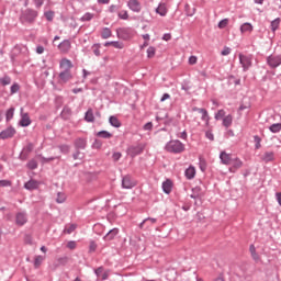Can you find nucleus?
Returning a JSON list of instances; mask_svg holds the SVG:
<instances>
[{
    "mask_svg": "<svg viewBox=\"0 0 281 281\" xmlns=\"http://www.w3.org/2000/svg\"><path fill=\"white\" fill-rule=\"evenodd\" d=\"M12 63H30V49L23 44L15 45L11 50Z\"/></svg>",
    "mask_w": 281,
    "mask_h": 281,
    "instance_id": "1",
    "label": "nucleus"
},
{
    "mask_svg": "<svg viewBox=\"0 0 281 281\" xmlns=\"http://www.w3.org/2000/svg\"><path fill=\"white\" fill-rule=\"evenodd\" d=\"M37 16H38V11L34 9H26L23 11L21 15V21L22 23H34Z\"/></svg>",
    "mask_w": 281,
    "mask_h": 281,
    "instance_id": "2",
    "label": "nucleus"
},
{
    "mask_svg": "<svg viewBox=\"0 0 281 281\" xmlns=\"http://www.w3.org/2000/svg\"><path fill=\"white\" fill-rule=\"evenodd\" d=\"M166 150L168 153H183V150H186V145H183V143L180 140H170L166 145Z\"/></svg>",
    "mask_w": 281,
    "mask_h": 281,
    "instance_id": "3",
    "label": "nucleus"
},
{
    "mask_svg": "<svg viewBox=\"0 0 281 281\" xmlns=\"http://www.w3.org/2000/svg\"><path fill=\"white\" fill-rule=\"evenodd\" d=\"M144 148H146L145 144L132 145L127 148L126 153L132 159H135L137 155H142L144 153Z\"/></svg>",
    "mask_w": 281,
    "mask_h": 281,
    "instance_id": "4",
    "label": "nucleus"
},
{
    "mask_svg": "<svg viewBox=\"0 0 281 281\" xmlns=\"http://www.w3.org/2000/svg\"><path fill=\"white\" fill-rule=\"evenodd\" d=\"M267 63L271 69H276V67H280L281 65V55H270L267 58Z\"/></svg>",
    "mask_w": 281,
    "mask_h": 281,
    "instance_id": "5",
    "label": "nucleus"
},
{
    "mask_svg": "<svg viewBox=\"0 0 281 281\" xmlns=\"http://www.w3.org/2000/svg\"><path fill=\"white\" fill-rule=\"evenodd\" d=\"M116 36H117V38H121L122 41H128V38H131V30L126 29V27L117 29Z\"/></svg>",
    "mask_w": 281,
    "mask_h": 281,
    "instance_id": "6",
    "label": "nucleus"
},
{
    "mask_svg": "<svg viewBox=\"0 0 281 281\" xmlns=\"http://www.w3.org/2000/svg\"><path fill=\"white\" fill-rule=\"evenodd\" d=\"M135 186H137V182H135L131 176L123 177L122 188L125 190H131L132 188H135Z\"/></svg>",
    "mask_w": 281,
    "mask_h": 281,
    "instance_id": "7",
    "label": "nucleus"
},
{
    "mask_svg": "<svg viewBox=\"0 0 281 281\" xmlns=\"http://www.w3.org/2000/svg\"><path fill=\"white\" fill-rule=\"evenodd\" d=\"M14 135H16V130L13 127H8L0 133V139H11V137H14Z\"/></svg>",
    "mask_w": 281,
    "mask_h": 281,
    "instance_id": "8",
    "label": "nucleus"
},
{
    "mask_svg": "<svg viewBox=\"0 0 281 281\" xmlns=\"http://www.w3.org/2000/svg\"><path fill=\"white\" fill-rule=\"evenodd\" d=\"M239 61H240V65L243 66L244 70H247V69H249V67H251V57L250 56L239 54Z\"/></svg>",
    "mask_w": 281,
    "mask_h": 281,
    "instance_id": "9",
    "label": "nucleus"
},
{
    "mask_svg": "<svg viewBox=\"0 0 281 281\" xmlns=\"http://www.w3.org/2000/svg\"><path fill=\"white\" fill-rule=\"evenodd\" d=\"M27 223V214L25 212H19L15 215V224L19 225V227H23Z\"/></svg>",
    "mask_w": 281,
    "mask_h": 281,
    "instance_id": "10",
    "label": "nucleus"
},
{
    "mask_svg": "<svg viewBox=\"0 0 281 281\" xmlns=\"http://www.w3.org/2000/svg\"><path fill=\"white\" fill-rule=\"evenodd\" d=\"M127 8H130L132 12H142V3L138 0H130L127 2Z\"/></svg>",
    "mask_w": 281,
    "mask_h": 281,
    "instance_id": "11",
    "label": "nucleus"
},
{
    "mask_svg": "<svg viewBox=\"0 0 281 281\" xmlns=\"http://www.w3.org/2000/svg\"><path fill=\"white\" fill-rule=\"evenodd\" d=\"M220 159L224 166H232V161H234V158H232L231 154H227L226 151H222L220 154Z\"/></svg>",
    "mask_w": 281,
    "mask_h": 281,
    "instance_id": "12",
    "label": "nucleus"
},
{
    "mask_svg": "<svg viewBox=\"0 0 281 281\" xmlns=\"http://www.w3.org/2000/svg\"><path fill=\"white\" fill-rule=\"evenodd\" d=\"M59 67L64 71H71V69L74 68V64L71 63V60L63 58L60 60Z\"/></svg>",
    "mask_w": 281,
    "mask_h": 281,
    "instance_id": "13",
    "label": "nucleus"
},
{
    "mask_svg": "<svg viewBox=\"0 0 281 281\" xmlns=\"http://www.w3.org/2000/svg\"><path fill=\"white\" fill-rule=\"evenodd\" d=\"M58 49L63 53V54H67V52H69V49H71V42L69 40H64L59 45H58Z\"/></svg>",
    "mask_w": 281,
    "mask_h": 281,
    "instance_id": "14",
    "label": "nucleus"
},
{
    "mask_svg": "<svg viewBox=\"0 0 281 281\" xmlns=\"http://www.w3.org/2000/svg\"><path fill=\"white\" fill-rule=\"evenodd\" d=\"M261 160L265 161V164H269V161H276V153L273 151H266L261 156Z\"/></svg>",
    "mask_w": 281,
    "mask_h": 281,
    "instance_id": "15",
    "label": "nucleus"
},
{
    "mask_svg": "<svg viewBox=\"0 0 281 281\" xmlns=\"http://www.w3.org/2000/svg\"><path fill=\"white\" fill-rule=\"evenodd\" d=\"M119 234H120V229L113 228L103 237V240H106V241L114 240L115 236H117Z\"/></svg>",
    "mask_w": 281,
    "mask_h": 281,
    "instance_id": "16",
    "label": "nucleus"
},
{
    "mask_svg": "<svg viewBox=\"0 0 281 281\" xmlns=\"http://www.w3.org/2000/svg\"><path fill=\"white\" fill-rule=\"evenodd\" d=\"M193 111H198V113L201 114V120H203V122H206V124H210V115L207 114V110L194 108Z\"/></svg>",
    "mask_w": 281,
    "mask_h": 281,
    "instance_id": "17",
    "label": "nucleus"
},
{
    "mask_svg": "<svg viewBox=\"0 0 281 281\" xmlns=\"http://www.w3.org/2000/svg\"><path fill=\"white\" fill-rule=\"evenodd\" d=\"M231 165H233V167L229 168V171L235 172L236 170H238V168H243V160H240L239 158H235L233 159Z\"/></svg>",
    "mask_w": 281,
    "mask_h": 281,
    "instance_id": "18",
    "label": "nucleus"
},
{
    "mask_svg": "<svg viewBox=\"0 0 281 281\" xmlns=\"http://www.w3.org/2000/svg\"><path fill=\"white\" fill-rule=\"evenodd\" d=\"M38 186H41V182L36 181V180H30L24 184V188L26 190H36L38 188Z\"/></svg>",
    "mask_w": 281,
    "mask_h": 281,
    "instance_id": "19",
    "label": "nucleus"
},
{
    "mask_svg": "<svg viewBox=\"0 0 281 281\" xmlns=\"http://www.w3.org/2000/svg\"><path fill=\"white\" fill-rule=\"evenodd\" d=\"M234 122V116L232 114H227L223 120L222 124L225 126V128H229Z\"/></svg>",
    "mask_w": 281,
    "mask_h": 281,
    "instance_id": "20",
    "label": "nucleus"
},
{
    "mask_svg": "<svg viewBox=\"0 0 281 281\" xmlns=\"http://www.w3.org/2000/svg\"><path fill=\"white\" fill-rule=\"evenodd\" d=\"M20 124L21 126H30L32 124V120H30V115L27 113H22Z\"/></svg>",
    "mask_w": 281,
    "mask_h": 281,
    "instance_id": "21",
    "label": "nucleus"
},
{
    "mask_svg": "<svg viewBox=\"0 0 281 281\" xmlns=\"http://www.w3.org/2000/svg\"><path fill=\"white\" fill-rule=\"evenodd\" d=\"M184 175L187 179H194L196 177V169L192 166H190L186 171Z\"/></svg>",
    "mask_w": 281,
    "mask_h": 281,
    "instance_id": "22",
    "label": "nucleus"
},
{
    "mask_svg": "<svg viewBox=\"0 0 281 281\" xmlns=\"http://www.w3.org/2000/svg\"><path fill=\"white\" fill-rule=\"evenodd\" d=\"M156 12L160 16H166V14H168V9L166 8V3H160L156 9Z\"/></svg>",
    "mask_w": 281,
    "mask_h": 281,
    "instance_id": "23",
    "label": "nucleus"
},
{
    "mask_svg": "<svg viewBox=\"0 0 281 281\" xmlns=\"http://www.w3.org/2000/svg\"><path fill=\"white\" fill-rule=\"evenodd\" d=\"M162 190L166 194H170L172 192V181L167 180L162 183Z\"/></svg>",
    "mask_w": 281,
    "mask_h": 281,
    "instance_id": "24",
    "label": "nucleus"
},
{
    "mask_svg": "<svg viewBox=\"0 0 281 281\" xmlns=\"http://www.w3.org/2000/svg\"><path fill=\"white\" fill-rule=\"evenodd\" d=\"M109 122L111 126H114V128H120V126H122V123L120 122L117 116H110Z\"/></svg>",
    "mask_w": 281,
    "mask_h": 281,
    "instance_id": "25",
    "label": "nucleus"
},
{
    "mask_svg": "<svg viewBox=\"0 0 281 281\" xmlns=\"http://www.w3.org/2000/svg\"><path fill=\"white\" fill-rule=\"evenodd\" d=\"M98 137H101L102 139H111L113 137V134H111L108 131H101L97 134Z\"/></svg>",
    "mask_w": 281,
    "mask_h": 281,
    "instance_id": "26",
    "label": "nucleus"
},
{
    "mask_svg": "<svg viewBox=\"0 0 281 281\" xmlns=\"http://www.w3.org/2000/svg\"><path fill=\"white\" fill-rule=\"evenodd\" d=\"M240 32L241 33H245V32H254V26L251 25V23H244L241 26H240Z\"/></svg>",
    "mask_w": 281,
    "mask_h": 281,
    "instance_id": "27",
    "label": "nucleus"
},
{
    "mask_svg": "<svg viewBox=\"0 0 281 281\" xmlns=\"http://www.w3.org/2000/svg\"><path fill=\"white\" fill-rule=\"evenodd\" d=\"M43 260H45V257H43L41 255L35 256V258H34V268L38 269V267H41V265H43Z\"/></svg>",
    "mask_w": 281,
    "mask_h": 281,
    "instance_id": "28",
    "label": "nucleus"
},
{
    "mask_svg": "<svg viewBox=\"0 0 281 281\" xmlns=\"http://www.w3.org/2000/svg\"><path fill=\"white\" fill-rule=\"evenodd\" d=\"M280 23H281L280 18L274 19V20L271 22V24H270L271 31H272V32H276V31L278 30V27H280Z\"/></svg>",
    "mask_w": 281,
    "mask_h": 281,
    "instance_id": "29",
    "label": "nucleus"
},
{
    "mask_svg": "<svg viewBox=\"0 0 281 281\" xmlns=\"http://www.w3.org/2000/svg\"><path fill=\"white\" fill-rule=\"evenodd\" d=\"M69 78H71V75L69 74V71H64V72L59 74L60 82H67V80H69Z\"/></svg>",
    "mask_w": 281,
    "mask_h": 281,
    "instance_id": "30",
    "label": "nucleus"
},
{
    "mask_svg": "<svg viewBox=\"0 0 281 281\" xmlns=\"http://www.w3.org/2000/svg\"><path fill=\"white\" fill-rule=\"evenodd\" d=\"M111 34H112L111 29L104 27L101 32V37L104 40L111 38Z\"/></svg>",
    "mask_w": 281,
    "mask_h": 281,
    "instance_id": "31",
    "label": "nucleus"
},
{
    "mask_svg": "<svg viewBox=\"0 0 281 281\" xmlns=\"http://www.w3.org/2000/svg\"><path fill=\"white\" fill-rule=\"evenodd\" d=\"M249 250L251 254V258H254L255 260H260V256L258 255V252H256V246L251 245Z\"/></svg>",
    "mask_w": 281,
    "mask_h": 281,
    "instance_id": "32",
    "label": "nucleus"
},
{
    "mask_svg": "<svg viewBox=\"0 0 281 281\" xmlns=\"http://www.w3.org/2000/svg\"><path fill=\"white\" fill-rule=\"evenodd\" d=\"M227 115H226V112L225 110H218L217 113L215 114V120H223L225 119Z\"/></svg>",
    "mask_w": 281,
    "mask_h": 281,
    "instance_id": "33",
    "label": "nucleus"
},
{
    "mask_svg": "<svg viewBox=\"0 0 281 281\" xmlns=\"http://www.w3.org/2000/svg\"><path fill=\"white\" fill-rule=\"evenodd\" d=\"M270 131H271V133H280V131H281V124H280V123L272 124V125L270 126Z\"/></svg>",
    "mask_w": 281,
    "mask_h": 281,
    "instance_id": "34",
    "label": "nucleus"
},
{
    "mask_svg": "<svg viewBox=\"0 0 281 281\" xmlns=\"http://www.w3.org/2000/svg\"><path fill=\"white\" fill-rule=\"evenodd\" d=\"M76 224H70L64 229V234H72V232H76Z\"/></svg>",
    "mask_w": 281,
    "mask_h": 281,
    "instance_id": "35",
    "label": "nucleus"
},
{
    "mask_svg": "<svg viewBox=\"0 0 281 281\" xmlns=\"http://www.w3.org/2000/svg\"><path fill=\"white\" fill-rule=\"evenodd\" d=\"M94 116H93V110H88L86 113V122H93Z\"/></svg>",
    "mask_w": 281,
    "mask_h": 281,
    "instance_id": "36",
    "label": "nucleus"
},
{
    "mask_svg": "<svg viewBox=\"0 0 281 281\" xmlns=\"http://www.w3.org/2000/svg\"><path fill=\"white\" fill-rule=\"evenodd\" d=\"M228 24H229V19H224L218 22L217 27H220V30H225V26Z\"/></svg>",
    "mask_w": 281,
    "mask_h": 281,
    "instance_id": "37",
    "label": "nucleus"
},
{
    "mask_svg": "<svg viewBox=\"0 0 281 281\" xmlns=\"http://www.w3.org/2000/svg\"><path fill=\"white\" fill-rule=\"evenodd\" d=\"M254 142L256 143L255 148L258 150L262 147V145L260 144V142H262V139L260 138V136L256 135L254 136Z\"/></svg>",
    "mask_w": 281,
    "mask_h": 281,
    "instance_id": "38",
    "label": "nucleus"
},
{
    "mask_svg": "<svg viewBox=\"0 0 281 281\" xmlns=\"http://www.w3.org/2000/svg\"><path fill=\"white\" fill-rule=\"evenodd\" d=\"M56 201L57 203H65V201H67V195L65 193H58Z\"/></svg>",
    "mask_w": 281,
    "mask_h": 281,
    "instance_id": "39",
    "label": "nucleus"
},
{
    "mask_svg": "<svg viewBox=\"0 0 281 281\" xmlns=\"http://www.w3.org/2000/svg\"><path fill=\"white\" fill-rule=\"evenodd\" d=\"M14 117V108H10L7 111V121L10 122V120H12Z\"/></svg>",
    "mask_w": 281,
    "mask_h": 281,
    "instance_id": "40",
    "label": "nucleus"
},
{
    "mask_svg": "<svg viewBox=\"0 0 281 281\" xmlns=\"http://www.w3.org/2000/svg\"><path fill=\"white\" fill-rule=\"evenodd\" d=\"M27 168H30V170H36V168H38V162H36V160H31L27 164Z\"/></svg>",
    "mask_w": 281,
    "mask_h": 281,
    "instance_id": "41",
    "label": "nucleus"
},
{
    "mask_svg": "<svg viewBox=\"0 0 281 281\" xmlns=\"http://www.w3.org/2000/svg\"><path fill=\"white\" fill-rule=\"evenodd\" d=\"M12 186V181L10 180H0V188H10Z\"/></svg>",
    "mask_w": 281,
    "mask_h": 281,
    "instance_id": "42",
    "label": "nucleus"
},
{
    "mask_svg": "<svg viewBox=\"0 0 281 281\" xmlns=\"http://www.w3.org/2000/svg\"><path fill=\"white\" fill-rule=\"evenodd\" d=\"M119 19H122L123 21H127V19H128V11H121V12H119Z\"/></svg>",
    "mask_w": 281,
    "mask_h": 281,
    "instance_id": "43",
    "label": "nucleus"
},
{
    "mask_svg": "<svg viewBox=\"0 0 281 281\" xmlns=\"http://www.w3.org/2000/svg\"><path fill=\"white\" fill-rule=\"evenodd\" d=\"M0 82L3 87L10 85V82H12V79H10V77H3L0 79Z\"/></svg>",
    "mask_w": 281,
    "mask_h": 281,
    "instance_id": "44",
    "label": "nucleus"
},
{
    "mask_svg": "<svg viewBox=\"0 0 281 281\" xmlns=\"http://www.w3.org/2000/svg\"><path fill=\"white\" fill-rule=\"evenodd\" d=\"M155 52H156L155 47L149 46L148 49H147L148 58H153L155 56Z\"/></svg>",
    "mask_w": 281,
    "mask_h": 281,
    "instance_id": "45",
    "label": "nucleus"
},
{
    "mask_svg": "<svg viewBox=\"0 0 281 281\" xmlns=\"http://www.w3.org/2000/svg\"><path fill=\"white\" fill-rule=\"evenodd\" d=\"M95 249H98V244H95L94 240H91L90 245H89V251L93 252V251H95Z\"/></svg>",
    "mask_w": 281,
    "mask_h": 281,
    "instance_id": "46",
    "label": "nucleus"
},
{
    "mask_svg": "<svg viewBox=\"0 0 281 281\" xmlns=\"http://www.w3.org/2000/svg\"><path fill=\"white\" fill-rule=\"evenodd\" d=\"M19 89H21V87L19 86V83H13L11 86V95H13V93H18Z\"/></svg>",
    "mask_w": 281,
    "mask_h": 281,
    "instance_id": "47",
    "label": "nucleus"
},
{
    "mask_svg": "<svg viewBox=\"0 0 281 281\" xmlns=\"http://www.w3.org/2000/svg\"><path fill=\"white\" fill-rule=\"evenodd\" d=\"M222 56H229L232 54V48L225 46L223 50L221 52Z\"/></svg>",
    "mask_w": 281,
    "mask_h": 281,
    "instance_id": "48",
    "label": "nucleus"
},
{
    "mask_svg": "<svg viewBox=\"0 0 281 281\" xmlns=\"http://www.w3.org/2000/svg\"><path fill=\"white\" fill-rule=\"evenodd\" d=\"M113 161H120L122 159V153L116 151L112 155Z\"/></svg>",
    "mask_w": 281,
    "mask_h": 281,
    "instance_id": "49",
    "label": "nucleus"
},
{
    "mask_svg": "<svg viewBox=\"0 0 281 281\" xmlns=\"http://www.w3.org/2000/svg\"><path fill=\"white\" fill-rule=\"evenodd\" d=\"M93 19V13H86L82 18L81 21H91Z\"/></svg>",
    "mask_w": 281,
    "mask_h": 281,
    "instance_id": "50",
    "label": "nucleus"
},
{
    "mask_svg": "<svg viewBox=\"0 0 281 281\" xmlns=\"http://www.w3.org/2000/svg\"><path fill=\"white\" fill-rule=\"evenodd\" d=\"M47 21H54V11L45 12Z\"/></svg>",
    "mask_w": 281,
    "mask_h": 281,
    "instance_id": "51",
    "label": "nucleus"
},
{
    "mask_svg": "<svg viewBox=\"0 0 281 281\" xmlns=\"http://www.w3.org/2000/svg\"><path fill=\"white\" fill-rule=\"evenodd\" d=\"M205 137L210 139V142H214V134L212 133V131H207L205 133Z\"/></svg>",
    "mask_w": 281,
    "mask_h": 281,
    "instance_id": "52",
    "label": "nucleus"
},
{
    "mask_svg": "<svg viewBox=\"0 0 281 281\" xmlns=\"http://www.w3.org/2000/svg\"><path fill=\"white\" fill-rule=\"evenodd\" d=\"M34 3H35V7L38 9V8H42L43 7V3H45V0H33Z\"/></svg>",
    "mask_w": 281,
    "mask_h": 281,
    "instance_id": "53",
    "label": "nucleus"
},
{
    "mask_svg": "<svg viewBox=\"0 0 281 281\" xmlns=\"http://www.w3.org/2000/svg\"><path fill=\"white\" fill-rule=\"evenodd\" d=\"M93 54H94V56H100V46L99 45L93 46Z\"/></svg>",
    "mask_w": 281,
    "mask_h": 281,
    "instance_id": "54",
    "label": "nucleus"
},
{
    "mask_svg": "<svg viewBox=\"0 0 281 281\" xmlns=\"http://www.w3.org/2000/svg\"><path fill=\"white\" fill-rule=\"evenodd\" d=\"M144 131H153V122H148L144 125Z\"/></svg>",
    "mask_w": 281,
    "mask_h": 281,
    "instance_id": "55",
    "label": "nucleus"
},
{
    "mask_svg": "<svg viewBox=\"0 0 281 281\" xmlns=\"http://www.w3.org/2000/svg\"><path fill=\"white\" fill-rule=\"evenodd\" d=\"M35 52H36V54H43L45 52V47L38 45V46H36Z\"/></svg>",
    "mask_w": 281,
    "mask_h": 281,
    "instance_id": "56",
    "label": "nucleus"
},
{
    "mask_svg": "<svg viewBox=\"0 0 281 281\" xmlns=\"http://www.w3.org/2000/svg\"><path fill=\"white\" fill-rule=\"evenodd\" d=\"M111 44H112L113 47H115L116 49H122V43H120V42H111Z\"/></svg>",
    "mask_w": 281,
    "mask_h": 281,
    "instance_id": "57",
    "label": "nucleus"
},
{
    "mask_svg": "<svg viewBox=\"0 0 281 281\" xmlns=\"http://www.w3.org/2000/svg\"><path fill=\"white\" fill-rule=\"evenodd\" d=\"M189 65H196V56L189 57Z\"/></svg>",
    "mask_w": 281,
    "mask_h": 281,
    "instance_id": "58",
    "label": "nucleus"
},
{
    "mask_svg": "<svg viewBox=\"0 0 281 281\" xmlns=\"http://www.w3.org/2000/svg\"><path fill=\"white\" fill-rule=\"evenodd\" d=\"M67 248L68 249H76V241H68Z\"/></svg>",
    "mask_w": 281,
    "mask_h": 281,
    "instance_id": "59",
    "label": "nucleus"
},
{
    "mask_svg": "<svg viewBox=\"0 0 281 281\" xmlns=\"http://www.w3.org/2000/svg\"><path fill=\"white\" fill-rule=\"evenodd\" d=\"M172 38V35L170 33H165L162 36V41H170Z\"/></svg>",
    "mask_w": 281,
    "mask_h": 281,
    "instance_id": "60",
    "label": "nucleus"
},
{
    "mask_svg": "<svg viewBox=\"0 0 281 281\" xmlns=\"http://www.w3.org/2000/svg\"><path fill=\"white\" fill-rule=\"evenodd\" d=\"M68 258L67 257H60L59 259H57V261L59 262V265H65L67 262Z\"/></svg>",
    "mask_w": 281,
    "mask_h": 281,
    "instance_id": "61",
    "label": "nucleus"
},
{
    "mask_svg": "<svg viewBox=\"0 0 281 281\" xmlns=\"http://www.w3.org/2000/svg\"><path fill=\"white\" fill-rule=\"evenodd\" d=\"M59 148L63 153H69V147L67 145H61Z\"/></svg>",
    "mask_w": 281,
    "mask_h": 281,
    "instance_id": "62",
    "label": "nucleus"
},
{
    "mask_svg": "<svg viewBox=\"0 0 281 281\" xmlns=\"http://www.w3.org/2000/svg\"><path fill=\"white\" fill-rule=\"evenodd\" d=\"M109 278V271H105L101 274L102 280H106Z\"/></svg>",
    "mask_w": 281,
    "mask_h": 281,
    "instance_id": "63",
    "label": "nucleus"
},
{
    "mask_svg": "<svg viewBox=\"0 0 281 281\" xmlns=\"http://www.w3.org/2000/svg\"><path fill=\"white\" fill-rule=\"evenodd\" d=\"M277 200L279 205H281V192L277 193Z\"/></svg>",
    "mask_w": 281,
    "mask_h": 281,
    "instance_id": "64",
    "label": "nucleus"
}]
</instances>
